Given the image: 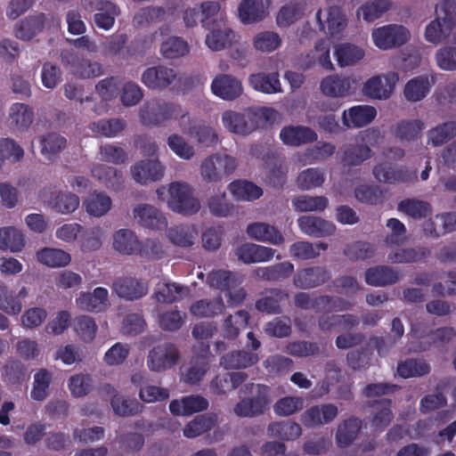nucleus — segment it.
I'll return each mask as SVG.
<instances>
[{
  "instance_id": "obj_9",
  "label": "nucleus",
  "mask_w": 456,
  "mask_h": 456,
  "mask_svg": "<svg viewBox=\"0 0 456 456\" xmlns=\"http://www.w3.org/2000/svg\"><path fill=\"white\" fill-rule=\"evenodd\" d=\"M372 175L379 182L385 183H408L417 179V172L411 171L406 167H394L385 162L376 165Z\"/></svg>"
},
{
  "instance_id": "obj_36",
  "label": "nucleus",
  "mask_w": 456,
  "mask_h": 456,
  "mask_svg": "<svg viewBox=\"0 0 456 456\" xmlns=\"http://www.w3.org/2000/svg\"><path fill=\"white\" fill-rule=\"evenodd\" d=\"M37 260L45 266L60 268L70 263L71 256L62 249L45 247L37 251Z\"/></svg>"
},
{
  "instance_id": "obj_40",
  "label": "nucleus",
  "mask_w": 456,
  "mask_h": 456,
  "mask_svg": "<svg viewBox=\"0 0 456 456\" xmlns=\"http://www.w3.org/2000/svg\"><path fill=\"white\" fill-rule=\"evenodd\" d=\"M235 33L225 25L223 28H213L206 37V45L212 51H221L232 45Z\"/></svg>"
},
{
  "instance_id": "obj_59",
  "label": "nucleus",
  "mask_w": 456,
  "mask_h": 456,
  "mask_svg": "<svg viewBox=\"0 0 456 456\" xmlns=\"http://www.w3.org/2000/svg\"><path fill=\"white\" fill-rule=\"evenodd\" d=\"M110 405L114 413L121 417L134 416L142 409V405L136 400L126 398L118 394H115L111 397Z\"/></svg>"
},
{
  "instance_id": "obj_23",
  "label": "nucleus",
  "mask_w": 456,
  "mask_h": 456,
  "mask_svg": "<svg viewBox=\"0 0 456 456\" xmlns=\"http://www.w3.org/2000/svg\"><path fill=\"white\" fill-rule=\"evenodd\" d=\"M362 429V420L357 417H349L342 421L337 428L335 439L338 447L347 448L358 437Z\"/></svg>"
},
{
  "instance_id": "obj_29",
  "label": "nucleus",
  "mask_w": 456,
  "mask_h": 456,
  "mask_svg": "<svg viewBox=\"0 0 456 456\" xmlns=\"http://www.w3.org/2000/svg\"><path fill=\"white\" fill-rule=\"evenodd\" d=\"M209 346H206L201 354L191 358L190 367L184 376L186 383L194 385L203 379L209 367Z\"/></svg>"
},
{
  "instance_id": "obj_17",
  "label": "nucleus",
  "mask_w": 456,
  "mask_h": 456,
  "mask_svg": "<svg viewBox=\"0 0 456 456\" xmlns=\"http://www.w3.org/2000/svg\"><path fill=\"white\" fill-rule=\"evenodd\" d=\"M269 6V0H242L238 8L239 17L244 24L259 22L268 15Z\"/></svg>"
},
{
  "instance_id": "obj_61",
  "label": "nucleus",
  "mask_w": 456,
  "mask_h": 456,
  "mask_svg": "<svg viewBox=\"0 0 456 456\" xmlns=\"http://www.w3.org/2000/svg\"><path fill=\"white\" fill-rule=\"evenodd\" d=\"M455 334L456 333L452 327H442L433 330L431 339L422 341L421 344L414 347V352H426L431 346H444V344L449 343Z\"/></svg>"
},
{
  "instance_id": "obj_10",
  "label": "nucleus",
  "mask_w": 456,
  "mask_h": 456,
  "mask_svg": "<svg viewBox=\"0 0 456 456\" xmlns=\"http://www.w3.org/2000/svg\"><path fill=\"white\" fill-rule=\"evenodd\" d=\"M133 217L142 228H167V220L165 215L156 207L141 203L133 209Z\"/></svg>"
},
{
  "instance_id": "obj_13",
  "label": "nucleus",
  "mask_w": 456,
  "mask_h": 456,
  "mask_svg": "<svg viewBox=\"0 0 456 456\" xmlns=\"http://www.w3.org/2000/svg\"><path fill=\"white\" fill-rule=\"evenodd\" d=\"M175 77V70L164 65L148 68L142 74V81L148 88L159 90L169 86Z\"/></svg>"
},
{
  "instance_id": "obj_21",
  "label": "nucleus",
  "mask_w": 456,
  "mask_h": 456,
  "mask_svg": "<svg viewBox=\"0 0 456 456\" xmlns=\"http://www.w3.org/2000/svg\"><path fill=\"white\" fill-rule=\"evenodd\" d=\"M369 406L374 410L372 416L370 418L371 428L376 432H383L394 419V413L391 410L392 400H375L369 403Z\"/></svg>"
},
{
  "instance_id": "obj_43",
  "label": "nucleus",
  "mask_w": 456,
  "mask_h": 456,
  "mask_svg": "<svg viewBox=\"0 0 456 456\" xmlns=\"http://www.w3.org/2000/svg\"><path fill=\"white\" fill-rule=\"evenodd\" d=\"M305 6L300 1L292 0L281 6L276 21L279 27H289L297 21L304 14Z\"/></svg>"
},
{
  "instance_id": "obj_24",
  "label": "nucleus",
  "mask_w": 456,
  "mask_h": 456,
  "mask_svg": "<svg viewBox=\"0 0 456 456\" xmlns=\"http://www.w3.org/2000/svg\"><path fill=\"white\" fill-rule=\"evenodd\" d=\"M208 401L200 395H187L181 400H173L169 403V410L174 415H191L207 410Z\"/></svg>"
},
{
  "instance_id": "obj_50",
  "label": "nucleus",
  "mask_w": 456,
  "mask_h": 456,
  "mask_svg": "<svg viewBox=\"0 0 456 456\" xmlns=\"http://www.w3.org/2000/svg\"><path fill=\"white\" fill-rule=\"evenodd\" d=\"M159 52L165 59H177L183 57L190 52V47L184 39L180 37H169L162 42Z\"/></svg>"
},
{
  "instance_id": "obj_22",
  "label": "nucleus",
  "mask_w": 456,
  "mask_h": 456,
  "mask_svg": "<svg viewBox=\"0 0 456 456\" xmlns=\"http://www.w3.org/2000/svg\"><path fill=\"white\" fill-rule=\"evenodd\" d=\"M425 127L420 119H401L392 126L391 132L401 142H411L421 137Z\"/></svg>"
},
{
  "instance_id": "obj_52",
  "label": "nucleus",
  "mask_w": 456,
  "mask_h": 456,
  "mask_svg": "<svg viewBox=\"0 0 456 456\" xmlns=\"http://www.w3.org/2000/svg\"><path fill=\"white\" fill-rule=\"evenodd\" d=\"M328 203L325 196L299 195L292 199V206L297 212L322 211Z\"/></svg>"
},
{
  "instance_id": "obj_46",
  "label": "nucleus",
  "mask_w": 456,
  "mask_h": 456,
  "mask_svg": "<svg viewBox=\"0 0 456 456\" xmlns=\"http://www.w3.org/2000/svg\"><path fill=\"white\" fill-rule=\"evenodd\" d=\"M431 250L421 247L419 248H401L388 255L387 259L393 264H408L424 260L430 256Z\"/></svg>"
},
{
  "instance_id": "obj_16",
  "label": "nucleus",
  "mask_w": 456,
  "mask_h": 456,
  "mask_svg": "<svg viewBox=\"0 0 456 456\" xmlns=\"http://www.w3.org/2000/svg\"><path fill=\"white\" fill-rule=\"evenodd\" d=\"M275 250L272 248L245 242L235 249L237 259L243 264L249 265L270 261L274 256Z\"/></svg>"
},
{
  "instance_id": "obj_42",
  "label": "nucleus",
  "mask_w": 456,
  "mask_h": 456,
  "mask_svg": "<svg viewBox=\"0 0 456 456\" xmlns=\"http://www.w3.org/2000/svg\"><path fill=\"white\" fill-rule=\"evenodd\" d=\"M430 91V83L426 76H419L410 79L403 89L404 97L412 102L424 99Z\"/></svg>"
},
{
  "instance_id": "obj_34",
  "label": "nucleus",
  "mask_w": 456,
  "mask_h": 456,
  "mask_svg": "<svg viewBox=\"0 0 456 456\" xmlns=\"http://www.w3.org/2000/svg\"><path fill=\"white\" fill-rule=\"evenodd\" d=\"M289 298V293L281 289H269L268 295L256 301V308L262 313L278 314L282 312L281 303Z\"/></svg>"
},
{
  "instance_id": "obj_12",
  "label": "nucleus",
  "mask_w": 456,
  "mask_h": 456,
  "mask_svg": "<svg viewBox=\"0 0 456 456\" xmlns=\"http://www.w3.org/2000/svg\"><path fill=\"white\" fill-rule=\"evenodd\" d=\"M131 175L136 183L148 184L163 177L164 167L158 159L140 160L131 167Z\"/></svg>"
},
{
  "instance_id": "obj_6",
  "label": "nucleus",
  "mask_w": 456,
  "mask_h": 456,
  "mask_svg": "<svg viewBox=\"0 0 456 456\" xmlns=\"http://www.w3.org/2000/svg\"><path fill=\"white\" fill-rule=\"evenodd\" d=\"M398 81L399 75L394 71L387 73L383 77L374 76L364 83L362 91L371 99L387 100L392 94Z\"/></svg>"
},
{
  "instance_id": "obj_3",
  "label": "nucleus",
  "mask_w": 456,
  "mask_h": 456,
  "mask_svg": "<svg viewBox=\"0 0 456 456\" xmlns=\"http://www.w3.org/2000/svg\"><path fill=\"white\" fill-rule=\"evenodd\" d=\"M250 387L251 390H255V395L252 397L240 400L234 406V412L240 417H255L261 415L265 412L270 404V387L264 384L255 385L249 383L245 385L248 389Z\"/></svg>"
},
{
  "instance_id": "obj_48",
  "label": "nucleus",
  "mask_w": 456,
  "mask_h": 456,
  "mask_svg": "<svg viewBox=\"0 0 456 456\" xmlns=\"http://www.w3.org/2000/svg\"><path fill=\"white\" fill-rule=\"evenodd\" d=\"M9 117L12 126L19 130H24L28 128L32 124L34 113L28 105L15 102L10 108Z\"/></svg>"
},
{
  "instance_id": "obj_32",
  "label": "nucleus",
  "mask_w": 456,
  "mask_h": 456,
  "mask_svg": "<svg viewBox=\"0 0 456 456\" xmlns=\"http://www.w3.org/2000/svg\"><path fill=\"white\" fill-rule=\"evenodd\" d=\"M294 272V265L289 261L254 270L256 278L267 281H279L289 278Z\"/></svg>"
},
{
  "instance_id": "obj_7",
  "label": "nucleus",
  "mask_w": 456,
  "mask_h": 456,
  "mask_svg": "<svg viewBox=\"0 0 456 456\" xmlns=\"http://www.w3.org/2000/svg\"><path fill=\"white\" fill-rule=\"evenodd\" d=\"M179 359L177 347L172 343L154 346L149 353L147 365L151 370L161 371L173 367Z\"/></svg>"
},
{
  "instance_id": "obj_57",
  "label": "nucleus",
  "mask_w": 456,
  "mask_h": 456,
  "mask_svg": "<svg viewBox=\"0 0 456 456\" xmlns=\"http://www.w3.org/2000/svg\"><path fill=\"white\" fill-rule=\"evenodd\" d=\"M398 210L414 219H421L427 217L431 213L432 208L427 201L405 199L399 202Z\"/></svg>"
},
{
  "instance_id": "obj_55",
  "label": "nucleus",
  "mask_w": 456,
  "mask_h": 456,
  "mask_svg": "<svg viewBox=\"0 0 456 456\" xmlns=\"http://www.w3.org/2000/svg\"><path fill=\"white\" fill-rule=\"evenodd\" d=\"M385 191L377 184H360L354 189L355 199L367 205H378L384 201Z\"/></svg>"
},
{
  "instance_id": "obj_19",
  "label": "nucleus",
  "mask_w": 456,
  "mask_h": 456,
  "mask_svg": "<svg viewBox=\"0 0 456 456\" xmlns=\"http://www.w3.org/2000/svg\"><path fill=\"white\" fill-rule=\"evenodd\" d=\"M46 20V16L43 12L25 17L15 24V37L23 41L31 40L44 29Z\"/></svg>"
},
{
  "instance_id": "obj_1",
  "label": "nucleus",
  "mask_w": 456,
  "mask_h": 456,
  "mask_svg": "<svg viewBox=\"0 0 456 456\" xmlns=\"http://www.w3.org/2000/svg\"><path fill=\"white\" fill-rule=\"evenodd\" d=\"M183 116L180 105L160 99L151 100L140 109L141 120L147 126L160 125L167 120L177 119Z\"/></svg>"
},
{
  "instance_id": "obj_35",
  "label": "nucleus",
  "mask_w": 456,
  "mask_h": 456,
  "mask_svg": "<svg viewBox=\"0 0 456 456\" xmlns=\"http://www.w3.org/2000/svg\"><path fill=\"white\" fill-rule=\"evenodd\" d=\"M371 149L364 143H349L345 146L341 163L344 167H356L370 159Z\"/></svg>"
},
{
  "instance_id": "obj_60",
  "label": "nucleus",
  "mask_w": 456,
  "mask_h": 456,
  "mask_svg": "<svg viewBox=\"0 0 456 456\" xmlns=\"http://www.w3.org/2000/svg\"><path fill=\"white\" fill-rule=\"evenodd\" d=\"M257 358L252 353L237 351L221 358L220 364L224 369H245L256 362Z\"/></svg>"
},
{
  "instance_id": "obj_5",
  "label": "nucleus",
  "mask_w": 456,
  "mask_h": 456,
  "mask_svg": "<svg viewBox=\"0 0 456 456\" xmlns=\"http://www.w3.org/2000/svg\"><path fill=\"white\" fill-rule=\"evenodd\" d=\"M372 39L377 47L387 50L400 47L410 39V31L403 25L389 24L374 28Z\"/></svg>"
},
{
  "instance_id": "obj_54",
  "label": "nucleus",
  "mask_w": 456,
  "mask_h": 456,
  "mask_svg": "<svg viewBox=\"0 0 456 456\" xmlns=\"http://www.w3.org/2000/svg\"><path fill=\"white\" fill-rule=\"evenodd\" d=\"M334 55L340 67L350 66L362 60L364 56V52L362 48L351 45L341 44L338 45L334 52Z\"/></svg>"
},
{
  "instance_id": "obj_30",
  "label": "nucleus",
  "mask_w": 456,
  "mask_h": 456,
  "mask_svg": "<svg viewBox=\"0 0 456 456\" xmlns=\"http://www.w3.org/2000/svg\"><path fill=\"white\" fill-rule=\"evenodd\" d=\"M114 292L122 298L134 300L143 297L147 289L142 282L134 278H119L113 282Z\"/></svg>"
},
{
  "instance_id": "obj_37",
  "label": "nucleus",
  "mask_w": 456,
  "mask_h": 456,
  "mask_svg": "<svg viewBox=\"0 0 456 456\" xmlns=\"http://www.w3.org/2000/svg\"><path fill=\"white\" fill-rule=\"evenodd\" d=\"M113 248L121 254L131 256L140 251V240L133 230H117Z\"/></svg>"
},
{
  "instance_id": "obj_33",
  "label": "nucleus",
  "mask_w": 456,
  "mask_h": 456,
  "mask_svg": "<svg viewBox=\"0 0 456 456\" xmlns=\"http://www.w3.org/2000/svg\"><path fill=\"white\" fill-rule=\"evenodd\" d=\"M301 434L300 425L292 420L275 421L270 423L267 427V435L270 437L282 441H295Z\"/></svg>"
},
{
  "instance_id": "obj_39",
  "label": "nucleus",
  "mask_w": 456,
  "mask_h": 456,
  "mask_svg": "<svg viewBox=\"0 0 456 456\" xmlns=\"http://www.w3.org/2000/svg\"><path fill=\"white\" fill-rule=\"evenodd\" d=\"M217 423V415L215 413L200 414L196 416L183 428V436L187 438H195L209 430Z\"/></svg>"
},
{
  "instance_id": "obj_11",
  "label": "nucleus",
  "mask_w": 456,
  "mask_h": 456,
  "mask_svg": "<svg viewBox=\"0 0 456 456\" xmlns=\"http://www.w3.org/2000/svg\"><path fill=\"white\" fill-rule=\"evenodd\" d=\"M211 91L222 100L233 101L241 95L243 88L241 82L235 77L220 74L212 80Z\"/></svg>"
},
{
  "instance_id": "obj_38",
  "label": "nucleus",
  "mask_w": 456,
  "mask_h": 456,
  "mask_svg": "<svg viewBox=\"0 0 456 456\" xmlns=\"http://www.w3.org/2000/svg\"><path fill=\"white\" fill-rule=\"evenodd\" d=\"M228 189L235 200L242 201H253L263 194L261 187L247 180H235L232 182Z\"/></svg>"
},
{
  "instance_id": "obj_20",
  "label": "nucleus",
  "mask_w": 456,
  "mask_h": 456,
  "mask_svg": "<svg viewBox=\"0 0 456 456\" xmlns=\"http://www.w3.org/2000/svg\"><path fill=\"white\" fill-rule=\"evenodd\" d=\"M280 138L286 145L300 146L315 142L318 136L309 126H288L281 130Z\"/></svg>"
},
{
  "instance_id": "obj_8",
  "label": "nucleus",
  "mask_w": 456,
  "mask_h": 456,
  "mask_svg": "<svg viewBox=\"0 0 456 456\" xmlns=\"http://www.w3.org/2000/svg\"><path fill=\"white\" fill-rule=\"evenodd\" d=\"M338 414V409L333 403L314 405L301 414L300 421L305 428H314L332 422Z\"/></svg>"
},
{
  "instance_id": "obj_4",
  "label": "nucleus",
  "mask_w": 456,
  "mask_h": 456,
  "mask_svg": "<svg viewBox=\"0 0 456 456\" xmlns=\"http://www.w3.org/2000/svg\"><path fill=\"white\" fill-rule=\"evenodd\" d=\"M237 159L227 154H212L201 164V175L205 181L217 182L232 175L237 168Z\"/></svg>"
},
{
  "instance_id": "obj_47",
  "label": "nucleus",
  "mask_w": 456,
  "mask_h": 456,
  "mask_svg": "<svg viewBox=\"0 0 456 456\" xmlns=\"http://www.w3.org/2000/svg\"><path fill=\"white\" fill-rule=\"evenodd\" d=\"M430 372V365L424 359H406L397 365V373L403 379L422 377Z\"/></svg>"
},
{
  "instance_id": "obj_53",
  "label": "nucleus",
  "mask_w": 456,
  "mask_h": 456,
  "mask_svg": "<svg viewBox=\"0 0 456 456\" xmlns=\"http://www.w3.org/2000/svg\"><path fill=\"white\" fill-rule=\"evenodd\" d=\"M456 136V121L444 122L430 129L428 133V143L440 146Z\"/></svg>"
},
{
  "instance_id": "obj_41",
  "label": "nucleus",
  "mask_w": 456,
  "mask_h": 456,
  "mask_svg": "<svg viewBox=\"0 0 456 456\" xmlns=\"http://www.w3.org/2000/svg\"><path fill=\"white\" fill-rule=\"evenodd\" d=\"M249 318V314L246 310H240L234 315L230 314L227 316L222 328L224 338L235 339L239 336L240 330L248 326Z\"/></svg>"
},
{
  "instance_id": "obj_18",
  "label": "nucleus",
  "mask_w": 456,
  "mask_h": 456,
  "mask_svg": "<svg viewBox=\"0 0 456 456\" xmlns=\"http://www.w3.org/2000/svg\"><path fill=\"white\" fill-rule=\"evenodd\" d=\"M377 110L370 105H356L343 111L342 121L348 128H359L372 122Z\"/></svg>"
},
{
  "instance_id": "obj_58",
  "label": "nucleus",
  "mask_w": 456,
  "mask_h": 456,
  "mask_svg": "<svg viewBox=\"0 0 456 456\" xmlns=\"http://www.w3.org/2000/svg\"><path fill=\"white\" fill-rule=\"evenodd\" d=\"M75 333L85 343H91L96 335L97 326L93 317L87 315L77 316L72 322Z\"/></svg>"
},
{
  "instance_id": "obj_64",
  "label": "nucleus",
  "mask_w": 456,
  "mask_h": 456,
  "mask_svg": "<svg viewBox=\"0 0 456 456\" xmlns=\"http://www.w3.org/2000/svg\"><path fill=\"white\" fill-rule=\"evenodd\" d=\"M452 30L450 25L436 17L426 27L425 38L429 43L439 44L446 39Z\"/></svg>"
},
{
  "instance_id": "obj_51",
  "label": "nucleus",
  "mask_w": 456,
  "mask_h": 456,
  "mask_svg": "<svg viewBox=\"0 0 456 456\" xmlns=\"http://www.w3.org/2000/svg\"><path fill=\"white\" fill-rule=\"evenodd\" d=\"M111 199L104 192L94 191L91 193L84 201L86 212L90 216H102L111 207Z\"/></svg>"
},
{
  "instance_id": "obj_26",
  "label": "nucleus",
  "mask_w": 456,
  "mask_h": 456,
  "mask_svg": "<svg viewBox=\"0 0 456 456\" xmlns=\"http://www.w3.org/2000/svg\"><path fill=\"white\" fill-rule=\"evenodd\" d=\"M108 290L102 287H97L93 293L82 292L77 298V306L85 311L101 312L108 305Z\"/></svg>"
},
{
  "instance_id": "obj_62",
  "label": "nucleus",
  "mask_w": 456,
  "mask_h": 456,
  "mask_svg": "<svg viewBox=\"0 0 456 456\" xmlns=\"http://www.w3.org/2000/svg\"><path fill=\"white\" fill-rule=\"evenodd\" d=\"M126 122L122 118L100 119L92 124V130L105 137H116L125 130Z\"/></svg>"
},
{
  "instance_id": "obj_14",
  "label": "nucleus",
  "mask_w": 456,
  "mask_h": 456,
  "mask_svg": "<svg viewBox=\"0 0 456 456\" xmlns=\"http://www.w3.org/2000/svg\"><path fill=\"white\" fill-rule=\"evenodd\" d=\"M322 9H319L315 14L319 28L323 32L334 37L341 33L347 25V20L341 7L331 5L327 10L326 20H322Z\"/></svg>"
},
{
  "instance_id": "obj_15",
  "label": "nucleus",
  "mask_w": 456,
  "mask_h": 456,
  "mask_svg": "<svg viewBox=\"0 0 456 456\" xmlns=\"http://www.w3.org/2000/svg\"><path fill=\"white\" fill-rule=\"evenodd\" d=\"M330 277V273L324 267H306L297 271L294 275L293 284L301 289H314L325 283Z\"/></svg>"
},
{
  "instance_id": "obj_49",
  "label": "nucleus",
  "mask_w": 456,
  "mask_h": 456,
  "mask_svg": "<svg viewBox=\"0 0 456 456\" xmlns=\"http://www.w3.org/2000/svg\"><path fill=\"white\" fill-rule=\"evenodd\" d=\"M189 136L203 147H213L218 142V134L210 126L194 124L189 128Z\"/></svg>"
},
{
  "instance_id": "obj_44",
  "label": "nucleus",
  "mask_w": 456,
  "mask_h": 456,
  "mask_svg": "<svg viewBox=\"0 0 456 456\" xmlns=\"http://www.w3.org/2000/svg\"><path fill=\"white\" fill-rule=\"evenodd\" d=\"M53 381V373L47 369H39L34 374L33 387L30 397L37 402H42L49 395V387Z\"/></svg>"
},
{
  "instance_id": "obj_45",
  "label": "nucleus",
  "mask_w": 456,
  "mask_h": 456,
  "mask_svg": "<svg viewBox=\"0 0 456 456\" xmlns=\"http://www.w3.org/2000/svg\"><path fill=\"white\" fill-rule=\"evenodd\" d=\"M224 309V304L221 297L216 299H200L190 307L192 315L199 318H210L217 315Z\"/></svg>"
},
{
  "instance_id": "obj_56",
  "label": "nucleus",
  "mask_w": 456,
  "mask_h": 456,
  "mask_svg": "<svg viewBox=\"0 0 456 456\" xmlns=\"http://www.w3.org/2000/svg\"><path fill=\"white\" fill-rule=\"evenodd\" d=\"M222 122L230 132L239 134H248L252 131L246 116L232 110L224 111L222 115Z\"/></svg>"
},
{
  "instance_id": "obj_2",
  "label": "nucleus",
  "mask_w": 456,
  "mask_h": 456,
  "mask_svg": "<svg viewBox=\"0 0 456 456\" xmlns=\"http://www.w3.org/2000/svg\"><path fill=\"white\" fill-rule=\"evenodd\" d=\"M168 192L167 205L172 211L191 216L200 210V200L193 196V190L186 183H171Z\"/></svg>"
},
{
  "instance_id": "obj_31",
  "label": "nucleus",
  "mask_w": 456,
  "mask_h": 456,
  "mask_svg": "<svg viewBox=\"0 0 456 456\" xmlns=\"http://www.w3.org/2000/svg\"><path fill=\"white\" fill-rule=\"evenodd\" d=\"M322 92L331 97H345L352 91V80L348 77L329 76L321 82Z\"/></svg>"
},
{
  "instance_id": "obj_25",
  "label": "nucleus",
  "mask_w": 456,
  "mask_h": 456,
  "mask_svg": "<svg viewBox=\"0 0 456 456\" xmlns=\"http://www.w3.org/2000/svg\"><path fill=\"white\" fill-rule=\"evenodd\" d=\"M91 173L94 178L103 183L108 189L118 191L124 188L123 173L116 167L97 164L93 167Z\"/></svg>"
},
{
  "instance_id": "obj_28",
  "label": "nucleus",
  "mask_w": 456,
  "mask_h": 456,
  "mask_svg": "<svg viewBox=\"0 0 456 456\" xmlns=\"http://www.w3.org/2000/svg\"><path fill=\"white\" fill-rule=\"evenodd\" d=\"M399 278L398 271L387 265L370 267L365 271L366 283L374 287L395 284Z\"/></svg>"
},
{
  "instance_id": "obj_63",
  "label": "nucleus",
  "mask_w": 456,
  "mask_h": 456,
  "mask_svg": "<svg viewBox=\"0 0 456 456\" xmlns=\"http://www.w3.org/2000/svg\"><path fill=\"white\" fill-rule=\"evenodd\" d=\"M40 144L42 155L51 160L66 147L67 140L59 134L49 133L40 138Z\"/></svg>"
},
{
  "instance_id": "obj_27",
  "label": "nucleus",
  "mask_w": 456,
  "mask_h": 456,
  "mask_svg": "<svg viewBox=\"0 0 456 456\" xmlns=\"http://www.w3.org/2000/svg\"><path fill=\"white\" fill-rule=\"evenodd\" d=\"M248 83L254 90L266 94L282 92L278 72L251 74L248 77Z\"/></svg>"
}]
</instances>
